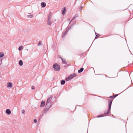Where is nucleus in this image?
<instances>
[{"label":"nucleus","instance_id":"1","mask_svg":"<svg viewBox=\"0 0 133 133\" xmlns=\"http://www.w3.org/2000/svg\"><path fill=\"white\" fill-rule=\"evenodd\" d=\"M113 100L111 99H110L108 101V109L107 111H105L104 112V114L105 115H108L109 114V112L110 111L111 107L112 105Z\"/></svg>","mask_w":133,"mask_h":133},{"label":"nucleus","instance_id":"24","mask_svg":"<svg viewBox=\"0 0 133 133\" xmlns=\"http://www.w3.org/2000/svg\"><path fill=\"white\" fill-rule=\"evenodd\" d=\"M71 28V26H69L66 30L68 32V31L70 30Z\"/></svg>","mask_w":133,"mask_h":133},{"label":"nucleus","instance_id":"15","mask_svg":"<svg viewBox=\"0 0 133 133\" xmlns=\"http://www.w3.org/2000/svg\"><path fill=\"white\" fill-rule=\"evenodd\" d=\"M65 80H62L61 81V85H63L65 83Z\"/></svg>","mask_w":133,"mask_h":133},{"label":"nucleus","instance_id":"2","mask_svg":"<svg viewBox=\"0 0 133 133\" xmlns=\"http://www.w3.org/2000/svg\"><path fill=\"white\" fill-rule=\"evenodd\" d=\"M53 68L54 70L57 71H59L61 69L60 66L57 63H55L53 66Z\"/></svg>","mask_w":133,"mask_h":133},{"label":"nucleus","instance_id":"33","mask_svg":"<svg viewBox=\"0 0 133 133\" xmlns=\"http://www.w3.org/2000/svg\"><path fill=\"white\" fill-rule=\"evenodd\" d=\"M2 59L1 58H0V65L1 64L2 61Z\"/></svg>","mask_w":133,"mask_h":133},{"label":"nucleus","instance_id":"32","mask_svg":"<svg viewBox=\"0 0 133 133\" xmlns=\"http://www.w3.org/2000/svg\"><path fill=\"white\" fill-rule=\"evenodd\" d=\"M118 95L117 94L115 95L114 96V97H113V98H115Z\"/></svg>","mask_w":133,"mask_h":133},{"label":"nucleus","instance_id":"27","mask_svg":"<svg viewBox=\"0 0 133 133\" xmlns=\"http://www.w3.org/2000/svg\"><path fill=\"white\" fill-rule=\"evenodd\" d=\"M41 44H42V42L41 41H40L38 43V45L39 46V45H41Z\"/></svg>","mask_w":133,"mask_h":133},{"label":"nucleus","instance_id":"30","mask_svg":"<svg viewBox=\"0 0 133 133\" xmlns=\"http://www.w3.org/2000/svg\"><path fill=\"white\" fill-rule=\"evenodd\" d=\"M25 111L24 110H23L22 111V113L23 114H24L25 113Z\"/></svg>","mask_w":133,"mask_h":133},{"label":"nucleus","instance_id":"19","mask_svg":"<svg viewBox=\"0 0 133 133\" xmlns=\"http://www.w3.org/2000/svg\"><path fill=\"white\" fill-rule=\"evenodd\" d=\"M4 56V54L3 52L0 53V58Z\"/></svg>","mask_w":133,"mask_h":133},{"label":"nucleus","instance_id":"21","mask_svg":"<svg viewBox=\"0 0 133 133\" xmlns=\"http://www.w3.org/2000/svg\"><path fill=\"white\" fill-rule=\"evenodd\" d=\"M47 24L49 25H50L51 24V21L50 20L48 21Z\"/></svg>","mask_w":133,"mask_h":133},{"label":"nucleus","instance_id":"41","mask_svg":"<svg viewBox=\"0 0 133 133\" xmlns=\"http://www.w3.org/2000/svg\"><path fill=\"white\" fill-rule=\"evenodd\" d=\"M126 125H125V127H126Z\"/></svg>","mask_w":133,"mask_h":133},{"label":"nucleus","instance_id":"7","mask_svg":"<svg viewBox=\"0 0 133 133\" xmlns=\"http://www.w3.org/2000/svg\"><path fill=\"white\" fill-rule=\"evenodd\" d=\"M5 112L8 115H9L11 113V111L9 109H7L6 110Z\"/></svg>","mask_w":133,"mask_h":133},{"label":"nucleus","instance_id":"12","mask_svg":"<svg viewBox=\"0 0 133 133\" xmlns=\"http://www.w3.org/2000/svg\"><path fill=\"white\" fill-rule=\"evenodd\" d=\"M52 96H51V97H49L47 98L46 102H50L52 99Z\"/></svg>","mask_w":133,"mask_h":133},{"label":"nucleus","instance_id":"16","mask_svg":"<svg viewBox=\"0 0 133 133\" xmlns=\"http://www.w3.org/2000/svg\"><path fill=\"white\" fill-rule=\"evenodd\" d=\"M19 63L20 65L22 66L23 65V62L22 60H20L19 62Z\"/></svg>","mask_w":133,"mask_h":133},{"label":"nucleus","instance_id":"29","mask_svg":"<svg viewBox=\"0 0 133 133\" xmlns=\"http://www.w3.org/2000/svg\"><path fill=\"white\" fill-rule=\"evenodd\" d=\"M114 97V96H112L109 97V98H112V99H114V98H113Z\"/></svg>","mask_w":133,"mask_h":133},{"label":"nucleus","instance_id":"37","mask_svg":"<svg viewBox=\"0 0 133 133\" xmlns=\"http://www.w3.org/2000/svg\"><path fill=\"white\" fill-rule=\"evenodd\" d=\"M50 17H49L48 18V20H49V19H50Z\"/></svg>","mask_w":133,"mask_h":133},{"label":"nucleus","instance_id":"20","mask_svg":"<svg viewBox=\"0 0 133 133\" xmlns=\"http://www.w3.org/2000/svg\"><path fill=\"white\" fill-rule=\"evenodd\" d=\"M28 18H31L33 17V15H29L27 16Z\"/></svg>","mask_w":133,"mask_h":133},{"label":"nucleus","instance_id":"17","mask_svg":"<svg viewBox=\"0 0 133 133\" xmlns=\"http://www.w3.org/2000/svg\"><path fill=\"white\" fill-rule=\"evenodd\" d=\"M95 34H96V37H95V38L96 39L99 36V34H97L96 32H95Z\"/></svg>","mask_w":133,"mask_h":133},{"label":"nucleus","instance_id":"5","mask_svg":"<svg viewBox=\"0 0 133 133\" xmlns=\"http://www.w3.org/2000/svg\"><path fill=\"white\" fill-rule=\"evenodd\" d=\"M68 31L66 30H65V32L63 33L62 36V38H64L65 37L66 35L67 34Z\"/></svg>","mask_w":133,"mask_h":133},{"label":"nucleus","instance_id":"10","mask_svg":"<svg viewBox=\"0 0 133 133\" xmlns=\"http://www.w3.org/2000/svg\"><path fill=\"white\" fill-rule=\"evenodd\" d=\"M41 5L42 7H44L46 5V4L44 2H42L41 3Z\"/></svg>","mask_w":133,"mask_h":133},{"label":"nucleus","instance_id":"6","mask_svg":"<svg viewBox=\"0 0 133 133\" xmlns=\"http://www.w3.org/2000/svg\"><path fill=\"white\" fill-rule=\"evenodd\" d=\"M50 108L49 107H48L47 106H45V107L44 109V113H46V111H48V110Z\"/></svg>","mask_w":133,"mask_h":133},{"label":"nucleus","instance_id":"35","mask_svg":"<svg viewBox=\"0 0 133 133\" xmlns=\"http://www.w3.org/2000/svg\"><path fill=\"white\" fill-rule=\"evenodd\" d=\"M82 7L81 6L79 8L80 11H81L82 10Z\"/></svg>","mask_w":133,"mask_h":133},{"label":"nucleus","instance_id":"11","mask_svg":"<svg viewBox=\"0 0 133 133\" xmlns=\"http://www.w3.org/2000/svg\"><path fill=\"white\" fill-rule=\"evenodd\" d=\"M79 16V15L78 14H76L75 16H74V17H73L72 19L71 20V21L69 23H70L71 22V21H72V20L73 19H75V18L78 17Z\"/></svg>","mask_w":133,"mask_h":133},{"label":"nucleus","instance_id":"13","mask_svg":"<svg viewBox=\"0 0 133 133\" xmlns=\"http://www.w3.org/2000/svg\"><path fill=\"white\" fill-rule=\"evenodd\" d=\"M65 11L66 8L65 7H64L63 10L62 11V14L63 15H64L65 14Z\"/></svg>","mask_w":133,"mask_h":133},{"label":"nucleus","instance_id":"4","mask_svg":"<svg viewBox=\"0 0 133 133\" xmlns=\"http://www.w3.org/2000/svg\"><path fill=\"white\" fill-rule=\"evenodd\" d=\"M45 104V101H42L41 102V104L40 105L41 107H43Z\"/></svg>","mask_w":133,"mask_h":133},{"label":"nucleus","instance_id":"23","mask_svg":"<svg viewBox=\"0 0 133 133\" xmlns=\"http://www.w3.org/2000/svg\"><path fill=\"white\" fill-rule=\"evenodd\" d=\"M23 49V46H21L19 47L18 48V50L19 51L21 50L22 49Z\"/></svg>","mask_w":133,"mask_h":133},{"label":"nucleus","instance_id":"26","mask_svg":"<svg viewBox=\"0 0 133 133\" xmlns=\"http://www.w3.org/2000/svg\"><path fill=\"white\" fill-rule=\"evenodd\" d=\"M65 80L66 81H68L69 80H71L68 77V78H66L65 79Z\"/></svg>","mask_w":133,"mask_h":133},{"label":"nucleus","instance_id":"36","mask_svg":"<svg viewBox=\"0 0 133 133\" xmlns=\"http://www.w3.org/2000/svg\"><path fill=\"white\" fill-rule=\"evenodd\" d=\"M74 23H73V24H72V25H71V26H73V25H74Z\"/></svg>","mask_w":133,"mask_h":133},{"label":"nucleus","instance_id":"38","mask_svg":"<svg viewBox=\"0 0 133 133\" xmlns=\"http://www.w3.org/2000/svg\"><path fill=\"white\" fill-rule=\"evenodd\" d=\"M74 23V24H76V22H75Z\"/></svg>","mask_w":133,"mask_h":133},{"label":"nucleus","instance_id":"34","mask_svg":"<svg viewBox=\"0 0 133 133\" xmlns=\"http://www.w3.org/2000/svg\"><path fill=\"white\" fill-rule=\"evenodd\" d=\"M44 113H42V112H41V114H40V116L41 117H42L43 114Z\"/></svg>","mask_w":133,"mask_h":133},{"label":"nucleus","instance_id":"18","mask_svg":"<svg viewBox=\"0 0 133 133\" xmlns=\"http://www.w3.org/2000/svg\"><path fill=\"white\" fill-rule=\"evenodd\" d=\"M104 116L103 114H101V115L97 116L96 117L97 118H99V117H103Z\"/></svg>","mask_w":133,"mask_h":133},{"label":"nucleus","instance_id":"31","mask_svg":"<svg viewBox=\"0 0 133 133\" xmlns=\"http://www.w3.org/2000/svg\"><path fill=\"white\" fill-rule=\"evenodd\" d=\"M31 89L33 90H34V89H35V87L34 86H32V87H31Z\"/></svg>","mask_w":133,"mask_h":133},{"label":"nucleus","instance_id":"22","mask_svg":"<svg viewBox=\"0 0 133 133\" xmlns=\"http://www.w3.org/2000/svg\"><path fill=\"white\" fill-rule=\"evenodd\" d=\"M68 77L70 78V79L71 80L73 78V77H72V74L70 75Z\"/></svg>","mask_w":133,"mask_h":133},{"label":"nucleus","instance_id":"25","mask_svg":"<svg viewBox=\"0 0 133 133\" xmlns=\"http://www.w3.org/2000/svg\"><path fill=\"white\" fill-rule=\"evenodd\" d=\"M72 77H73V78L76 76L77 75L75 74V73H74V74H72Z\"/></svg>","mask_w":133,"mask_h":133},{"label":"nucleus","instance_id":"3","mask_svg":"<svg viewBox=\"0 0 133 133\" xmlns=\"http://www.w3.org/2000/svg\"><path fill=\"white\" fill-rule=\"evenodd\" d=\"M52 105L51 103L50 102H46V106L50 108Z\"/></svg>","mask_w":133,"mask_h":133},{"label":"nucleus","instance_id":"40","mask_svg":"<svg viewBox=\"0 0 133 133\" xmlns=\"http://www.w3.org/2000/svg\"><path fill=\"white\" fill-rule=\"evenodd\" d=\"M26 50H27V51H28V49H26Z\"/></svg>","mask_w":133,"mask_h":133},{"label":"nucleus","instance_id":"39","mask_svg":"<svg viewBox=\"0 0 133 133\" xmlns=\"http://www.w3.org/2000/svg\"><path fill=\"white\" fill-rule=\"evenodd\" d=\"M31 13H29L28 14L30 15L31 14Z\"/></svg>","mask_w":133,"mask_h":133},{"label":"nucleus","instance_id":"14","mask_svg":"<svg viewBox=\"0 0 133 133\" xmlns=\"http://www.w3.org/2000/svg\"><path fill=\"white\" fill-rule=\"evenodd\" d=\"M84 70V68H80L79 70H78V72L79 73H80L82 72Z\"/></svg>","mask_w":133,"mask_h":133},{"label":"nucleus","instance_id":"8","mask_svg":"<svg viewBox=\"0 0 133 133\" xmlns=\"http://www.w3.org/2000/svg\"><path fill=\"white\" fill-rule=\"evenodd\" d=\"M60 58L62 60V61L63 63L65 64H66L67 63V61L65 59H64L62 58L61 57H60Z\"/></svg>","mask_w":133,"mask_h":133},{"label":"nucleus","instance_id":"28","mask_svg":"<svg viewBox=\"0 0 133 133\" xmlns=\"http://www.w3.org/2000/svg\"><path fill=\"white\" fill-rule=\"evenodd\" d=\"M34 122L35 123H36L37 122V120L36 119H35L34 120Z\"/></svg>","mask_w":133,"mask_h":133},{"label":"nucleus","instance_id":"9","mask_svg":"<svg viewBox=\"0 0 133 133\" xmlns=\"http://www.w3.org/2000/svg\"><path fill=\"white\" fill-rule=\"evenodd\" d=\"M12 85L11 83L8 82V83L7 86L8 87L11 88L12 87Z\"/></svg>","mask_w":133,"mask_h":133}]
</instances>
